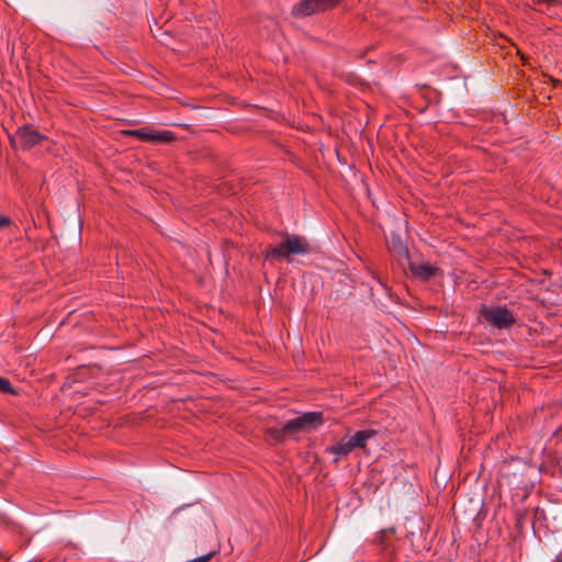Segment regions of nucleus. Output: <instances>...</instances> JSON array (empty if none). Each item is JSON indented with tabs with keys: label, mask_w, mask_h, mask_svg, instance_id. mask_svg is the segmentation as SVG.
<instances>
[{
	"label": "nucleus",
	"mask_w": 562,
	"mask_h": 562,
	"mask_svg": "<svg viewBox=\"0 0 562 562\" xmlns=\"http://www.w3.org/2000/svg\"><path fill=\"white\" fill-rule=\"evenodd\" d=\"M308 251L305 238L296 235L286 236L278 246H269L266 249V258H285L290 255H300Z\"/></svg>",
	"instance_id": "f257e3e1"
},
{
	"label": "nucleus",
	"mask_w": 562,
	"mask_h": 562,
	"mask_svg": "<svg viewBox=\"0 0 562 562\" xmlns=\"http://www.w3.org/2000/svg\"><path fill=\"white\" fill-rule=\"evenodd\" d=\"M481 316L495 327L503 328L508 327L514 323L512 313L501 306H483L481 310Z\"/></svg>",
	"instance_id": "f03ea898"
},
{
	"label": "nucleus",
	"mask_w": 562,
	"mask_h": 562,
	"mask_svg": "<svg viewBox=\"0 0 562 562\" xmlns=\"http://www.w3.org/2000/svg\"><path fill=\"white\" fill-rule=\"evenodd\" d=\"M123 133L126 135L135 136L143 142L149 143H170L175 138L170 131H157L149 127L124 131Z\"/></svg>",
	"instance_id": "7ed1b4c3"
},
{
	"label": "nucleus",
	"mask_w": 562,
	"mask_h": 562,
	"mask_svg": "<svg viewBox=\"0 0 562 562\" xmlns=\"http://www.w3.org/2000/svg\"><path fill=\"white\" fill-rule=\"evenodd\" d=\"M13 139L19 142L23 148H30L38 144L43 139V136L38 133V131L32 128L31 126H23L16 131Z\"/></svg>",
	"instance_id": "20e7f679"
},
{
	"label": "nucleus",
	"mask_w": 562,
	"mask_h": 562,
	"mask_svg": "<svg viewBox=\"0 0 562 562\" xmlns=\"http://www.w3.org/2000/svg\"><path fill=\"white\" fill-rule=\"evenodd\" d=\"M321 11L323 9H321L318 0H302L292 9L293 15L297 18L307 16Z\"/></svg>",
	"instance_id": "39448f33"
},
{
	"label": "nucleus",
	"mask_w": 562,
	"mask_h": 562,
	"mask_svg": "<svg viewBox=\"0 0 562 562\" xmlns=\"http://www.w3.org/2000/svg\"><path fill=\"white\" fill-rule=\"evenodd\" d=\"M353 450L349 438H342L336 445L327 448V451L334 454V460L337 462L341 458L347 457Z\"/></svg>",
	"instance_id": "423d86ee"
},
{
	"label": "nucleus",
	"mask_w": 562,
	"mask_h": 562,
	"mask_svg": "<svg viewBox=\"0 0 562 562\" xmlns=\"http://www.w3.org/2000/svg\"><path fill=\"white\" fill-rule=\"evenodd\" d=\"M411 271L414 276H416L420 279H424V280H428L436 274L437 268L429 263L419 262V263H412Z\"/></svg>",
	"instance_id": "0eeeda50"
},
{
	"label": "nucleus",
	"mask_w": 562,
	"mask_h": 562,
	"mask_svg": "<svg viewBox=\"0 0 562 562\" xmlns=\"http://www.w3.org/2000/svg\"><path fill=\"white\" fill-rule=\"evenodd\" d=\"M300 417V422L303 424V429L310 430L318 427L323 423V415L318 412L305 413Z\"/></svg>",
	"instance_id": "6e6552de"
},
{
	"label": "nucleus",
	"mask_w": 562,
	"mask_h": 562,
	"mask_svg": "<svg viewBox=\"0 0 562 562\" xmlns=\"http://www.w3.org/2000/svg\"><path fill=\"white\" fill-rule=\"evenodd\" d=\"M374 435V431L371 430H361L357 431L353 437L349 438L351 441L352 448H363L366 446V441Z\"/></svg>",
	"instance_id": "1a4fd4ad"
},
{
	"label": "nucleus",
	"mask_w": 562,
	"mask_h": 562,
	"mask_svg": "<svg viewBox=\"0 0 562 562\" xmlns=\"http://www.w3.org/2000/svg\"><path fill=\"white\" fill-rule=\"evenodd\" d=\"M302 425L303 424L300 422V417H297L295 419H292V420L288 422L283 426L282 431H283V434H292V432H296V431H304Z\"/></svg>",
	"instance_id": "9d476101"
},
{
	"label": "nucleus",
	"mask_w": 562,
	"mask_h": 562,
	"mask_svg": "<svg viewBox=\"0 0 562 562\" xmlns=\"http://www.w3.org/2000/svg\"><path fill=\"white\" fill-rule=\"evenodd\" d=\"M318 1L321 4V9H323V11H325L329 8L337 5L340 0H318Z\"/></svg>",
	"instance_id": "9b49d317"
},
{
	"label": "nucleus",
	"mask_w": 562,
	"mask_h": 562,
	"mask_svg": "<svg viewBox=\"0 0 562 562\" xmlns=\"http://www.w3.org/2000/svg\"><path fill=\"white\" fill-rule=\"evenodd\" d=\"M0 391L5 392V393H13V390L11 387V383L9 382V380H7L4 378H0Z\"/></svg>",
	"instance_id": "f8f14e48"
},
{
	"label": "nucleus",
	"mask_w": 562,
	"mask_h": 562,
	"mask_svg": "<svg viewBox=\"0 0 562 562\" xmlns=\"http://www.w3.org/2000/svg\"><path fill=\"white\" fill-rule=\"evenodd\" d=\"M212 555H213V553H209L206 555H203L201 558L194 559V560L189 561V562H207L212 558Z\"/></svg>",
	"instance_id": "ddd939ff"
},
{
	"label": "nucleus",
	"mask_w": 562,
	"mask_h": 562,
	"mask_svg": "<svg viewBox=\"0 0 562 562\" xmlns=\"http://www.w3.org/2000/svg\"><path fill=\"white\" fill-rule=\"evenodd\" d=\"M10 224V218L7 216H0V228L8 226Z\"/></svg>",
	"instance_id": "4468645a"
}]
</instances>
